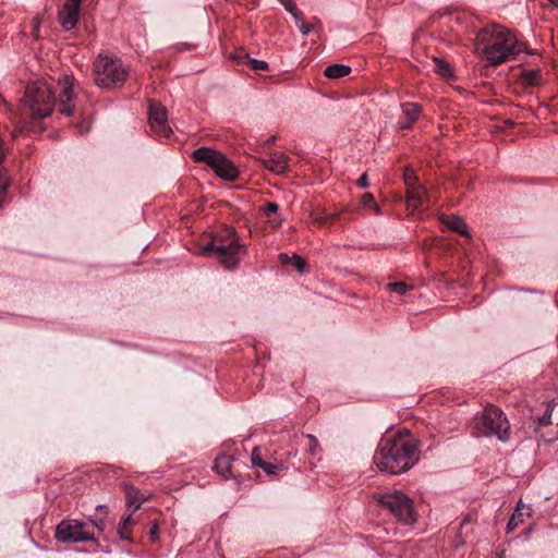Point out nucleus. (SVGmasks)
I'll list each match as a JSON object with an SVG mask.
<instances>
[{
  "mask_svg": "<svg viewBox=\"0 0 558 558\" xmlns=\"http://www.w3.org/2000/svg\"><path fill=\"white\" fill-rule=\"evenodd\" d=\"M260 469H263V471L266 474L274 475V474H276V472L278 470V465H276L274 463L265 462V463H263V465H260Z\"/></svg>",
  "mask_w": 558,
  "mask_h": 558,
  "instance_id": "obj_31",
  "label": "nucleus"
},
{
  "mask_svg": "<svg viewBox=\"0 0 558 558\" xmlns=\"http://www.w3.org/2000/svg\"><path fill=\"white\" fill-rule=\"evenodd\" d=\"M82 0H66V4H75V7L80 8Z\"/></svg>",
  "mask_w": 558,
  "mask_h": 558,
  "instance_id": "obj_42",
  "label": "nucleus"
},
{
  "mask_svg": "<svg viewBox=\"0 0 558 558\" xmlns=\"http://www.w3.org/2000/svg\"><path fill=\"white\" fill-rule=\"evenodd\" d=\"M277 210H278V205L276 203H267L264 207V213L266 215L277 213Z\"/></svg>",
  "mask_w": 558,
  "mask_h": 558,
  "instance_id": "obj_38",
  "label": "nucleus"
},
{
  "mask_svg": "<svg viewBox=\"0 0 558 558\" xmlns=\"http://www.w3.org/2000/svg\"><path fill=\"white\" fill-rule=\"evenodd\" d=\"M306 438L308 439L310 441V445H308V453L311 456H316L318 450H319V442H318V439L312 435V434H308L306 435Z\"/></svg>",
  "mask_w": 558,
  "mask_h": 558,
  "instance_id": "obj_27",
  "label": "nucleus"
},
{
  "mask_svg": "<svg viewBox=\"0 0 558 558\" xmlns=\"http://www.w3.org/2000/svg\"><path fill=\"white\" fill-rule=\"evenodd\" d=\"M291 15H292L296 26H299L301 23H304V21L302 19V12L300 10H298L296 12H294Z\"/></svg>",
  "mask_w": 558,
  "mask_h": 558,
  "instance_id": "obj_39",
  "label": "nucleus"
},
{
  "mask_svg": "<svg viewBox=\"0 0 558 558\" xmlns=\"http://www.w3.org/2000/svg\"><path fill=\"white\" fill-rule=\"evenodd\" d=\"M351 72V68L349 65L335 63L328 65L325 69V76L328 78L337 80L347 76Z\"/></svg>",
  "mask_w": 558,
  "mask_h": 558,
  "instance_id": "obj_20",
  "label": "nucleus"
},
{
  "mask_svg": "<svg viewBox=\"0 0 558 558\" xmlns=\"http://www.w3.org/2000/svg\"><path fill=\"white\" fill-rule=\"evenodd\" d=\"M437 70L444 76H449L451 74L450 66L442 62H439Z\"/></svg>",
  "mask_w": 558,
  "mask_h": 558,
  "instance_id": "obj_33",
  "label": "nucleus"
},
{
  "mask_svg": "<svg viewBox=\"0 0 558 558\" xmlns=\"http://www.w3.org/2000/svg\"><path fill=\"white\" fill-rule=\"evenodd\" d=\"M292 263L291 265H293V267L300 272V274H304L306 272L307 270V265L305 263V260L298 254H293L292 255Z\"/></svg>",
  "mask_w": 558,
  "mask_h": 558,
  "instance_id": "obj_26",
  "label": "nucleus"
},
{
  "mask_svg": "<svg viewBox=\"0 0 558 558\" xmlns=\"http://www.w3.org/2000/svg\"><path fill=\"white\" fill-rule=\"evenodd\" d=\"M468 522H469V519H466V518H465V519L461 522V527H462L465 523H468Z\"/></svg>",
  "mask_w": 558,
  "mask_h": 558,
  "instance_id": "obj_47",
  "label": "nucleus"
},
{
  "mask_svg": "<svg viewBox=\"0 0 558 558\" xmlns=\"http://www.w3.org/2000/svg\"><path fill=\"white\" fill-rule=\"evenodd\" d=\"M523 84L526 86H536L541 82V74L538 70L525 71L522 75Z\"/></svg>",
  "mask_w": 558,
  "mask_h": 558,
  "instance_id": "obj_22",
  "label": "nucleus"
},
{
  "mask_svg": "<svg viewBox=\"0 0 558 558\" xmlns=\"http://www.w3.org/2000/svg\"><path fill=\"white\" fill-rule=\"evenodd\" d=\"M72 83H70L69 76L64 77V84L62 86V89L59 94V111L64 116H72L73 109L71 106L68 105V101L72 99Z\"/></svg>",
  "mask_w": 558,
  "mask_h": 558,
  "instance_id": "obj_16",
  "label": "nucleus"
},
{
  "mask_svg": "<svg viewBox=\"0 0 558 558\" xmlns=\"http://www.w3.org/2000/svg\"><path fill=\"white\" fill-rule=\"evenodd\" d=\"M298 27L303 36H307L313 31V25L305 22L301 23Z\"/></svg>",
  "mask_w": 558,
  "mask_h": 558,
  "instance_id": "obj_36",
  "label": "nucleus"
},
{
  "mask_svg": "<svg viewBox=\"0 0 558 558\" xmlns=\"http://www.w3.org/2000/svg\"><path fill=\"white\" fill-rule=\"evenodd\" d=\"M403 119L398 122L399 130L410 129L421 116L422 107L416 102L401 104Z\"/></svg>",
  "mask_w": 558,
  "mask_h": 558,
  "instance_id": "obj_12",
  "label": "nucleus"
},
{
  "mask_svg": "<svg viewBox=\"0 0 558 558\" xmlns=\"http://www.w3.org/2000/svg\"><path fill=\"white\" fill-rule=\"evenodd\" d=\"M158 532H159V527H158L157 523H154L148 532L149 537L153 542H156L158 539Z\"/></svg>",
  "mask_w": 558,
  "mask_h": 558,
  "instance_id": "obj_37",
  "label": "nucleus"
},
{
  "mask_svg": "<svg viewBox=\"0 0 558 558\" xmlns=\"http://www.w3.org/2000/svg\"><path fill=\"white\" fill-rule=\"evenodd\" d=\"M251 461H252V464L254 466H257L260 469V465H263V463H265L266 461L263 460V458L259 456L258 451H257V448H255L252 452V457H251Z\"/></svg>",
  "mask_w": 558,
  "mask_h": 558,
  "instance_id": "obj_30",
  "label": "nucleus"
},
{
  "mask_svg": "<svg viewBox=\"0 0 558 558\" xmlns=\"http://www.w3.org/2000/svg\"><path fill=\"white\" fill-rule=\"evenodd\" d=\"M192 159L195 162H202L209 166L218 177L233 181L238 178L239 171L235 166L220 151L202 146L192 153Z\"/></svg>",
  "mask_w": 558,
  "mask_h": 558,
  "instance_id": "obj_7",
  "label": "nucleus"
},
{
  "mask_svg": "<svg viewBox=\"0 0 558 558\" xmlns=\"http://www.w3.org/2000/svg\"><path fill=\"white\" fill-rule=\"evenodd\" d=\"M233 462V458L228 456V454H219L216 460H215V463H214V469L216 470V472L223 476V477H228L229 474L231 473V464Z\"/></svg>",
  "mask_w": 558,
  "mask_h": 558,
  "instance_id": "obj_19",
  "label": "nucleus"
},
{
  "mask_svg": "<svg viewBox=\"0 0 558 558\" xmlns=\"http://www.w3.org/2000/svg\"><path fill=\"white\" fill-rule=\"evenodd\" d=\"M375 500L387 509L398 521L404 524H413L416 520L413 502L401 490L389 493H378L374 496Z\"/></svg>",
  "mask_w": 558,
  "mask_h": 558,
  "instance_id": "obj_5",
  "label": "nucleus"
},
{
  "mask_svg": "<svg viewBox=\"0 0 558 558\" xmlns=\"http://www.w3.org/2000/svg\"><path fill=\"white\" fill-rule=\"evenodd\" d=\"M96 509L105 514L108 513V507L106 505H98Z\"/></svg>",
  "mask_w": 558,
  "mask_h": 558,
  "instance_id": "obj_41",
  "label": "nucleus"
},
{
  "mask_svg": "<svg viewBox=\"0 0 558 558\" xmlns=\"http://www.w3.org/2000/svg\"><path fill=\"white\" fill-rule=\"evenodd\" d=\"M95 83L101 88H111L125 81L126 70L121 60L99 56L94 63Z\"/></svg>",
  "mask_w": 558,
  "mask_h": 558,
  "instance_id": "obj_6",
  "label": "nucleus"
},
{
  "mask_svg": "<svg viewBox=\"0 0 558 558\" xmlns=\"http://www.w3.org/2000/svg\"><path fill=\"white\" fill-rule=\"evenodd\" d=\"M524 49L509 29L496 24L480 29L474 39L475 53L488 65L515 59Z\"/></svg>",
  "mask_w": 558,
  "mask_h": 558,
  "instance_id": "obj_2",
  "label": "nucleus"
},
{
  "mask_svg": "<svg viewBox=\"0 0 558 558\" xmlns=\"http://www.w3.org/2000/svg\"><path fill=\"white\" fill-rule=\"evenodd\" d=\"M278 259L283 266L291 265L293 260L292 256H289L287 253H280Z\"/></svg>",
  "mask_w": 558,
  "mask_h": 558,
  "instance_id": "obj_35",
  "label": "nucleus"
},
{
  "mask_svg": "<svg viewBox=\"0 0 558 558\" xmlns=\"http://www.w3.org/2000/svg\"><path fill=\"white\" fill-rule=\"evenodd\" d=\"M444 223L452 231L459 232L464 235H469L465 222L459 216H448L446 219H444Z\"/></svg>",
  "mask_w": 558,
  "mask_h": 558,
  "instance_id": "obj_21",
  "label": "nucleus"
},
{
  "mask_svg": "<svg viewBox=\"0 0 558 558\" xmlns=\"http://www.w3.org/2000/svg\"><path fill=\"white\" fill-rule=\"evenodd\" d=\"M279 3L288 11L290 14H293L299 9L294 0H278Z\"/></svg>",
  "mask_w": 558,
  "mask_h": 558,
  "instance_id": "obj_29",
  "label": "nucleus"
},
{
  "mask_svg": "<svg viewBox=\"0 0 558 558\" xmlns=\"http://www.w3.org/2000/svg\"><path fill=\"white\" fill-rule=\"evenodd\" d=\"M78 16L80 8L75 7V4L64 3L59 11L58 20L64 31H71L76 26Z\"/></svg>",
  "mask_w": 558,
  "mask_h": 558,
  "instance_id": "obj_13",
  "label": "nucleus"
},
{
  "mask_svg": "<svg viewBox=\"0 0 558 558\" xmlns=\"http://www.w3.org/2000/svg\"><path fill=\"white\" fill-rule=\"evenodd\" d=\"M89 521L92 522L93 526L97 529L98 532L102 533L106 530V523L104 519H93L90 518Z\"/></svg>",
  "mask_w": 558,
  "mask_h": 558,
  "instance_id": "obj_32",
  "label": "nucleus"
},
{
  "mask_svg": "<svg viewBox=\"0 0 558 558\" xmlns=\"http://www.w3.org/2000/svg\"><path fill=\"white\" fill-rule=\"evenodd\" d=\"M288 160L289 157L286 154L276 151L269 158L264 159L263 163L270 171L282 174L288 170Z\"/></svg>",
  "mask_w": 558,
  "mask_h": 558,
  "instance_id": "obj_14",
  "label": "nucleus"
},
{
  "mask_svg": "<svg viewBox=\"0 0 558 558\" xmlns=\"http://www.w3.org/2000/svg\"><path fill=\"white\" fill-rule=\"evenodd\" d=\"M362 205L365 207V208H372L376 211V214H379V208L378 206L376 205L375 201H374V197L371 193H364L362 195Z\"/></svg>",
  "mask_w": 558,
  "mask_h": 558,
  "instance_id": "obj_25",
  "label": "nucleus"
},
{
  "mask_svg": "<svg viewBox=\"0 0 558 558\" xmlns=\"http://www.w3.org/2000/svg\"><path fill=\"white\" fill-rule=\"evenodd\" d=\"M56 538L62 543L94 542L95 537L85 530L84 523L77 520H63L56 530Z\"/></svg>",
  "mask_w": 558,
  "mask_h": 558,
  "instance_id": "obj_9",
  "label": "nucleus"
},
{
  "mask_svg": "<svg viewBox=\"0 0 558 558\" xmlns=\"http://www.w3.org/2000/svg\"><path fill=\"white\" fill-rule=\"evenodd\" d=\"M477 436H497L507 441L510 437V425L504 412L494 405H487L475 421Z\"/></svg>",
  "mask_w": 558,
  "mask_h": 558,
  "instance_id": "obj_4",
  "label": "nucleus"
},
{
  "mask_svg": "<svg viewBox=\"0 0 558 558\" xmlns=\"http://www.w3.org/2000/svg\"><path fill=\"white\" fill-rule=\"evenodd\" d=\"M276 141V137L275 136H271L270 138H268V143L269 144H274Z\"/></svg>",
  "mask_w": 558,
  "mask_h": 558,
  "instance_id": "obj_46",
  "label": "nucleus"
},
{
  "mask_svg": "<svg viewBox=\"0 0 558 558\" xmlns=\"http://www.w3.org/2000/svg\"><path fill=\"white\" fill-rule=\"evenodd\" d=\"M428 193L422 184L407 191L408 206L414 210H424L428 208Z\"/></svg>",
  "mask_w": 558,
  "mask_h": 558,
  "instance_id": "obj_11",
  "label": "nucleus"
},
{
  "mask_svg": "<svg viewBox=\"0 0 558 558\" xmlns=\"http://www.w3.org/2000/svg\"><path fill=\"white\" fill-rule=\"evenodd\" d=\"M123 490L125 494L126 505L128 507H133V513L138 510L144 501L147 500L146 497L141 493V490L131 484H124Z\"/></svg>",
  "mask_w": 558,
  "mask_h": 558,
  "instance_id": "obj_15",
  "label": "nucleus"
},
{
  "mask_svg": "<svg viewBox=\"0 0 558 558\" xmlns=\"http://www.w3.org/2000/svg\"><path fill=\"white\" fill-rule=\"evenodd\" d=\"M88 131V128H83L80 125V133H85Z\"/></svg>",
  "mask_w": 558,
  "mask_h": 558,
  "instance_id": "obj_44",
  "label": "nucleus"
},
{
  "mask_svg": "<svg viewBox=\"0 0 558 558\" xmlns=\"http://www.w3.org/2000/svg\"><path fill=\"white\" fill-rule=\"evenodd\" d=\"M148 121L151 130L158 136L168 138L172 134V130L168 125L167 110L162 105L150 102Z\"/></svg>",
  "mask_w": 558,
  "mask_h": 558,
  "instance_id": "obj_10",
  "label": "nucleus"
},
{
  "mask_svg": "<svg viewBox=\"0 0 558 558\" xmlns=\"http://www.w3.org/2000/svg\"><path fill=\"white\" fill-rule=\"evenodd\" d=\"M282 223V219L279 218L276 220V222L272 223L274 227H279Z\"/></svg>",
  "mask_w": 558,
  "mask_h": 558,
  "instance_id": "obj_43",
  "label": "nucleus"
},
{
  "mask_svg": "<svg viewBox=\"0 0 558 558\" xmlns=\"http://www.w3.org/2000/svg\"><path fill=\"white\" fill-rule=\"evenodd\" d=\"M248 63L254 71H265L268 69V63L264 60L248 59Z\"/></svg>",
  "mask_w": 558,
  "mask_h": 558,
  "instance_id": "obj_28",
  "label": "nucleus"
},
{
  "mask_svg": "<svg viewBox=\"0 0 558 558\" xmlns=\"http://www.w3.org/2000/svg\"><path fill=\"white\" fill-rule=\"evenodd\" d=\"M553 5L558 7V0H548Z\"/></svg>",
  "mask_w": 558,
  "mask_h": 558,
  "instance_id": "obj_45",
  "label": "nucleus"
},
{
  "mask_svg": "<svg viewBox=\"0 0 558 558\" xmlns=\"http://www.w3.org/2000/svg\"><path fill=\"white\" fill-rule=\"evenodd\" d=\"M387 288H388L389 291L395 292V293H397L399 295L405 294L407 291L409 290L408 284L405 282H403V281L388 283Z\"/></svg>",
  "mask_w": 558,
  "mask_h": 558,
  "instance_id": "obj_24",
  "label": "nucleus"
},
{
  "mask_svg": "<svg viewBox=\"0 0 558 558\" xmlns=\"http://www.w3.org/2000/svg\"><path fill=\"white\" fill-rule=\"evenodd\" d=\"M25 105L28 106L33 116L45 118L53 109L54 96L51 88L46 83L28 84L24 97Z\"/></svg>",
  "mask_w": 558,
  "mask_h": 558,
  "instance_id": "obj_8",
  "label": "nucleus"
},
{
  "mask_svg": "<svg viewBox=\"0 0 558 558\" xmlns=\"http://www.w3.org/2000/svg\"><path fill=\"white\" fill-rule=\"evenodd\" d=\"M356 185L360 187V189H366L368 187L369 183H368V178H367V174L366 173H363L356 181Z\"/></svg>",
  "mask_w": 558,
  "mask_h": 558,
  "instance_id": "obj_34",
  "label": "nucleus"
},
{
  "mask_svg": "<svg viewBox=\"0 0 558 558\" xmlns=\"http://www.w3.org/2000/svg\"><path fill=\"white\" fill-rule=\"evenodd\" d=\"M417 460L416 444L408 430L383 438L374 454V463L377 469L391 475L407 472Z\"/></svg>",
  "mask_w": 558,
  "mask_h": 558,
  "instance_id": "obj_1",
  "label": "nucleus"
},
{
  "mask_svg": "<svg viewBox=\"0 0 558 558\" xmlns=\"http://www.w3.org/2000/svg\"><path fill=\"white\" fill-rule=\"evenodd\" d=\"M135 521L133 518V512L125 514L121 518L118 527L117 534L121 541H126L133 543V538L131 536V529L134 525Z\"/></svg>",
  "mask_w": 558,
  "mask_h": 558,
  "instance_id": "obj_18",
  "label": "nucleus"
},
{
  "mask_svg": "<svg viewBox=\"0 0 558 558\" xmlns=\"http://www.w3.org/2000/svg\"><path fill=\"white\" fill-rule=\"evenodd\" d=\"M531 515V508L519 501L515 508L514 513L508 521L507 524V533H511L515 527L519 526L523 522L524 517Z\"/></svg>",
  "mask_w": 558,
  "mask_h": 558,
  "instance_id": "obj_17",
  "label": "nucleus"
},
{
  "mask_svg": "<svg viewBox=\"0 0 558 558\" xmlns=\"http://www.w3.org/2000/svg\"><path fill=\"white\" fill-rule=\"evenodd\" d=\"M236 235L235 229L226 227L221 232L216 233L211 241L203 245L202 254L213 256L226 268H234L239 264V253L244 250Z\"/></svg>",
  "mask_w": 558,
  "mask_h": 558,
  "instance_id": "obj_3",
  "label": "nucleus"
},
{
  "mask_svg": "<svg viewBox=\"0 0 558 558\" xmlns=\"http://www.w3.org/2000/svg\"><path fill=\"white\" fill-rule=\"evenodd\" d=\"M403 179L407 186V191L410 190L411 187L421 185L418 183L417 177L415 175L414 171L411 168H405Z\"/></svg>",
  "mask_w": 558,
  "mask_h": 558,
  "instance_id": "obj_23",
  "label": "nucleus"
},
{
  "mask_svg": "<svg viewBox=\"0 0 558 558\" xmlns=\"http://www.w3.org/2000/svg\"><path fill=\"white\" fill-rule=\"evenodd\" d=\"M550 417H551V414H550V413H546V414H544V415L539 418V424H541V425H547V424H550Z\"/></svg>",
  "mask_w": 558,
  "mask_h": 558,
  "instance_id": "obj_40",
  "label": "nucleus"
}]
</instances>
